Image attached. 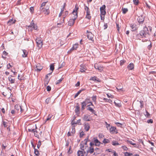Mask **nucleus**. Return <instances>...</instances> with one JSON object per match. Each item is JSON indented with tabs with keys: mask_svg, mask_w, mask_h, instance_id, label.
Returning a JSON list of instances; mask_svg holds the SVG:
<instances>
[{
	"mask_svg": "<svg viewBox=\"0 0 156 156\" xmlns=\"http://www.w3.org/2000/svg\"><path fill=\"white\" fill-rule=\"evenodd\" d=\"M7 123V122H5L4 121L3 122V124L5 127H6L7 126V125H6Z\"/></svg>",
	"mask_w": 156,
	"mask_h": 156,
	"instance_id": "obj_63",
	"label": "nucleus"
},
{
	"mask_svg": "<svg viewBox=\"0 0 156 156\" xmlns=\"http://www.w3.org/2000/svg\"><path fill=\"white\" fill-rule=\"evenodd\" d=\"M65 65V63L64 62H62L61 65H59V66L58 68V69H61V68H62V67H63V66H64Z\"/></svg>",
	"mask_w": 156,
	"mask_h": 156,
	"instance_id": "obj_40",
	"label": "nucleus"
},
{
	"mask_svg": "<svg viewBox=\"0 0 156 156\" xmlns=\"http://www.w3.org/2000/svg\"><path fill=\"white\" fill-rule=\"evenodd\" d=\"M90 80H93V81H97L98 82H101V80L98 78L96 76H94L93 77H91L90 79Z\"/></svg>",
	"mask_w": 156,
	"mask_h": 156,
	"instance_id": "obj_16",
	"label": "nucleus"
},
{
	"mask_svg": "<svg viewBox=\"0 0 156 156\" xmlns=\"http://www.w3.org/2000/svg\"><path fill=\"white\" fill-rule=\"evenodd\" d=\"M122 13L123 14H126L128 11V9L127 8H122Z\"/></svg>",
	"mask_w": 156,
	"mask_h": 156,
	"instance_id": "obj_32",
	"label": "nucleus"
},
{
	"mask_svg": "<svg viewBox=\"0 0 156 156\" xmlns=\"http://www.w3.org/2000/svg\"><path fill=\"white\" fill-rule=\"evenodd\" d=\"M115 124L117 125V126L119 127H120L121 128H122V124L118 122H115Z\"/></svg>",
	"mask_w": 156,
	"mask_h": 156,
	"instance_id": "obj_44",
	"label": "nucleus"
},
{
	"mask_svg": "<svg viewBox=\"0 0 156 156\" xmlns=\"http://www.w3.org/2000/svg\"><path fill=\"white\" fill-rule=\"evenodd\" d=\"M145 17L143 15L138 16L137 20L140 24H142L144 20Z\"/></svg>",
	"mask_w": 156,
	"mask_h": 156,
	"instance_id": "obj_3",
	"label": "nucleus"
},
{
	"mask_svg": "<svg viewBox=\"0 0 156 156\" xmlns=\"http://www.w3.org/2000/svg\"><path fill=\"white\" fill-rule=\"evenodd\" d=\"M93 35L92 34L91 32H89L87 34V37L88 38L89 40H91V41H93Z\"/></svg>",
	"mask_w": 156,
	"mask_h": 156,
	"instance_id": "obj_9",
	"label": "nucleus"
},
{
	"mask_svg": "<svg viewBox=\"0 0 156 156\" xmlns=\"http://www.w3.org/2000/svg\"><path fill=\"white\" fill-rule=\"evenodd\" d=\"M103 100L106 102H108L110 103H111L112 102V100L110 99H108L106 98H104Z\"/></svg>",
	"mask_w": 156,
	"mask_h": 156,
	"instance_id": "obj_35",
	"label": "nucleus"
},
{
	"mask_svg": "<svg viewBox=\"0 0 156 156\" xmlns=\"http://www.w3.org/2000/svg\"><path fill=\"white\" fill-rule=\"evenodd\" d=\"M83 153H84L85 156H87L88 154L90 153L89 150L88 148L87 149L86 151L83 150Z\"/></svg>",
	"mask_w": 156,
	"mask_h": 156,
	"instance_id": "obj_28",
	"label": "nucleus"
},
{
	"mask_svg": "<svg viewBox=\"0 0 156 156\" xmlns=\"http://www.w3.org/2000/svg\"><path fill=\"white\" fill-rule=\"evenodd\" d=\"M75 133V126H72V130L71 131V133L72 134H74Z\"/></svg>",
	"mask_w": 156,
	"mask_h": 156,
	"instance_id": "obj_45",
	"label": "nucleus"
},
{
	"mask_svg": "<svg viewBox=\"0 0 156 156\" xmlns=\"http://www.w3.org/2000/svg\"><path fill=\"white\" fill-rule=\"evenodd\" d=\"M90 146L94 147V146H95V144L94 143V141L93 142H90Z\"/></svg>",
	"mask_w": 156,
	"mask_h": 156,
	"instance_id": "obj_46",
	"label": "nucleus"
},
{
	"mask_svg": "<svg viewBox=\"0 0 156 156\" xmlns=\"http://www.w3.org/2000/svg\"><path fill=\"white\" fill-rule=\"evenodd\" d=\"M34 133V135L35 137H37L38 138L39 137V136L38 134V132L37 130H35Z\"/></svg>",
	"mask_w": 156,
	"mask_h": 156,
	"instance_id": "obj_37",
	"label": "nucleus"
},
{
	"mask_svg": "<svg viewBox=\"0 0 156 156\" xmlns=\"http://www.w3.org/2000/svg\"><path fill=\"white\" fill-rule=\"evenodd\" d=\"M74 119H73L71 122V124H72V126H74L75 124H76V122H74Z\"/></svg>",
	"mask_w": 156,
	"mask_h": 156,
	"instance_id": "obj_59",
	"label": "nucleus"
},
{
	"mask_svg": "<svg viewBox=\"0 0 156 156\" xmlns=\"http://www.w3.org/2000/svg\"><path fill=\"white\" fill-rule=\"evenodd\" d=\"M16 20H13L12 19L9 20L7 24L8 25H11L15 23Z\"/></svg>",
	"mask_w": 156,
	"mask_h": 156,
	"instance_id": "obj_21",
	"label": "nucleus"
},
{
	"mask_svg": "<svg viewBox=\"0 0 156 156\" xmlns=\"http://www.w3.org/2000/svg\"><path fill=\"white\" fill-rule=\"evenodd\" d=\"M88 149L89 150L90 153V154H92L94 151V147L90 146L88 147Z\"/></svg>",
	"mask_w": 156,
	"mask_h": 156,
	"instance_id": "obj_22",
	"label": "nucleus"
},
{
	"mask_svg": "<svg viewBox=\"0 0 156 156\" xmlns=\"http://www.w3.org/2000/svg\"><path fill=\"white\" fill-rule=\"evenodd\" d=\"M94 68L96 69H98L100 71H101L103 70V68L99 66L97 64H96L94 65Z\"/></svg>",
	"mask_w": 156,
	"mask_h": 156,
	"instance_id": "obj_17",
	"label": "nucleus"
},
{
	"mask_svg": "<svg viewBox=\"0 0 156 156\" xmlns=\"http://www.w3.org/2000/svg\"><path fill=\"white\" fill-rule=\"evenodd\" d=\"M36 42L37 46L39 48H41L43 45L42 41L39 38L36 39Z\"/></svg>",
	"mask_w": 156,
	"mask_h": 156,
	"instance_id": "obj_4",
	"label": "nucleus"
},
{
	"mask_svg": "<svg viewBox=\"0 0 156 156\" xmlns=\"http://www.w3.org/2000/svg\"><path fill=\"white\" fill-rule=\"evenodd\" d=\"M82 146H83V149H84V151H86V150L87 149V148H88V147L87 146H84V145H83V144H82V143H81L80 144V147H82Z\"/></svg>",
	"mask_w": 156,
	"mask_h": 156,
	"instance_id": "obj_42",
	"label": "nucleus"
},
{
	"mask_svg": "<svg viewBox=\"0 0 156 156\" xmlns=\"http://www.w3.org/2000/svg\"><path fill=\"white\" fill-rule=\"evenodd\" d=\"M80 71L82 73L84 72L87 70V68L85 66L83 65H81L80 66Z\"/></svg>",
	"mask_w": 156,
	"mask_h": 156,
	"instance_id": "obj_10",
	"label": "nucleus"
},
{
	"mask_svg": "<svg viewBox=\"0 0 156 156\" xmlns=\"http://www.w3.org/2000/svg\"><path fill=\"white\" fill-rule=\"evenodd\" d=\"M75 20L73 18L72 19H70L68 22V25L69 26H73Z\"/></svg>",
	"mask_w": 156,
	"mask_h": 156,
	"instance_id": "obj_14",
	"label": "nucleus"
},
{
	"mask_svg": "<svg viewBox=\"0 0 156 156\" xmlns=\"http://www.w3.org/2000/svg\"><path fill=\"white\" fill-rule=\"evenodd\" d=\"M23 54L22 55V56L23 57H26L27 56V55L28 52H27L26 50H23Z\"/></svg>",
	"mask_w": 156,
	"mask_h": 156,
	"instance_id": "obj_23",
	"label": "nucleus"
},
{
	"mask_svg": "<svg viewBox=\"0 0 156 156\" xmlns=\"http://www.w3.org/2000/svg\"><path fill=\"white\" fill-rule=\"evenodd\" d=\"M94 143L95 146H99L101 143L97 139L94 138ZM102 144V143H101Z\"/></svg>",
	"mask_w": 156,
	"mask_h": 156,
	"instance_id": "obj_11",
	"label": "nucleus"
},
{
	"mask_svg": "<svg viewBox=\"0 0 156 156\" xmlns=\"http://www.w3.org/2000/svg\"><path fill=\"white\" fill-rule=\"evenodd\" d=\"M46 90L47 91H49L51 90V87L49 86H48L46 87Z\"/></svg>",
	"mask_w": 156,
	"mask_h": 156,
	"instance_id": "obj_54",
	"label": "nucleus"
},
{
	"mask_svg": "<svg viewBox=\"0 0 156 156\" xmlns=\"http://www.w3.org/2000/svg\"><path fill=\"white\" fill-rule=\"evenodd\" d=\"M105 5H103L100 8L101 13L102 15H105L106 13V12L105 11Z\"/></svg>",
	"mask_w": 156,
	"mask_h": 156,
	"instance_id": "obj_5",
	"label": "nucleus"
},
{
	"mask_svg": "<svg viewBox=\"0 0 156 156\" xmlns=\"http://www.w3.org/2000/svg\"><path fill=\"white\" fill-rule=\"evenodd\" d=\"M77 105H78L76 106L75 111L76 115H79L80 113V107L79 106L78 103H77Z\"/></svg>",
	"mask_w": 156,
	"mask_h": 156,
	"instance_id": "obj_12",
	"label": "nucleus"
},
{
	"mask_svg": "<svg viewBox=\"0 0 156 156\" xmlns=\"http://www.w3.org/2000/svg\"><path fill=\"white\" fill-rule=\"evenodd\" d=\"M30 28H31V29H30V30L31 31H32L33 29L34 30H37V25H34V26H33L32 27H30Z\"/></svg>",
	"mask_w": 156,
	"mask_h": 156,
	"instance_id": "obj_27",
	"label": "nucleus"
},
{
	"mask_svg": "<svg viewBox=\"0 0 156 156\" xmlns=\"http://www.w3.org/2000/svg\"><path fill=\"white\" fill-rule=\"evenodd\" d=\"M126 62L124 60H122L120 61V65L122 66Z\"/></svg>",
	"mask_w": 156,
	"mask_h": 156,
	"instance_id": "obj_60",
	"label": "nucleus"
},
{
	"mask_svg": "<svg viewBox=\"0 0 156 156\" xmlns=\"http://www.w3.org/2000/svg\"><path fill=\"white\" fill-rule=\"evenodd\" d=\"M144 115L145 116L148 118H150L151 116V115L149 114V112L147 111L146 110V113L145 114H144Z\"/></svg>",
	"mask_w": 156,
	"mask_h": 156,
	"instance_id": "obj_29",
	"label": "nucleus"
},
{
	"mask_svg": "<svg viewBox=\"0 0 156 156\" xmlns=\"http://www.w3.org/2000/svg\"><path fill=\"white\" fill-rule=\"evenodd\" d=\"M47 2H44L41 4V5L40 7V9H43V8H44L43 7L45 6V4Z\"/></svg>",
	"mask_w": 156,
	"mask_h": 156,
	"instance_id": "obj_39",
	"label": "nucleus"
},
{
	"mask_svg": "<svg viewBox=\"0 0 156 156\" xmlns=\"http://www.w3.org/2000/svg\"><path fill=\"white\" fill-rule=\"evenodd\" d=\"M36 25V24H34V22L33 20L30 23V25L28 26V27L30 28V27H32L33 26H34V25Z\"/></svg>",
	"mask_w": 156,
	"mask_h": 156,
	"instance_id": "obj_50",
	"label": "nucleus"
},
{
	"mask_svg": "<svg viewBox=\"0 0 156 156\" xmlns=\"http://www.w3.org/2000/svg\"><path fill=\"white\" fill-rule=\"evenodd\" d=\"M84 126V129L87 131H88L90 128L89 124L88 123H86L85 124Z\"/></svg>",
	"mask_w": 156,
	"mask_h": 156,
	"instance_id": "obj_20",
	"label": "nucleus"
},
{
	"mask_svg": "<svg viewBox=\"0 0 156 156\" xmlns=\"http://www.w3.org/2000/svg\"><path fill=\"white\" fill-rule=\"evenodd\" d=\"M134 65L133 63H130L127 66V68L129 70H132L133 69Z\"/></svg>",
	"mask_w": 156,
	"mask_h": 156,
	"instance_id": "obj_15",
	"label": "nucleus"
},
{
	"mask_svg": "<svg viewBox=\"0 0 156 156\" xmlns=\"http://www.w3.org/2000/svg\"><path fill=\"white\" fill-rule=\"evenodd\" d=\"M114 103L116 106L119 107L121 106L120 104L117 103L115 101H114Z\"/></svg>",
	"mask_w": 156,
	"mask_h": 156,
	"instance_id": "obj_61",
	"label": "nucleus"
},
{
	"mask_svg": "<svg viewBox=\"0 0 156 156\" xmlns=\"http://www.w3.org/2000/svg\"><path fill=\"white\" fill-rule=\"evenodd\" d=\"M51 101V98H47L45 100V102L48 104Z\"/></svg>",
	"mask_w": 156,
	"mask_h": 156,
	"instance_id": "obj_47",
	"label": "nucleus"
},
{
	"mask_svg": "<svg viewBox=\"0 0 156 156\" xmlns=\"http://www.w3.org/2000/svg\"><path fill=\"white\" fill-rule=\"evenodd\" d=\"M21 108V106L18 105H16L15 106V108L17 111H18Z\"/></svg>",
	"mask_w": 156,
	"mask_h": 156,
	"instance_id": "obj_31",
	"label": "nucleus"
},
{
	"mask_svg": "<svg viewBox=\"0 0 156 156\" xmlns=\"http://www.w3.org/2000/svg\"><path fill=\"white\" fill-rule=\"evenodd\" d=\"M152 30L151 28L149 27L148 28L145 27H144L143 29L140 31V34H138L136 37L137 39L140 38H147L150 34V33Z\"/></svg>",
	"mask_w": 156,
	"mask_h": 156,
	"instance_id": "obj_1",
	"label": "nucleus"
},
{
	"mask_svg": "<svg viewBox=\"0 0 156 156\" xmlns=\"http://www.w3.org/2000/svg\"><path fill=\"white\" fill-rule=\"evenodd\" d=\"M54 69V66L53 64H51L50 65V69L52 71H53Z\"/></svg>",
	"mask_w": 156,
	"mask_h": 156,
	"instance_id": "obj_41",
	"label": "nucleus"
},
{
	"mask_svg": "<svg viewBox=\"0 0 156 156\" xmlns=\"http://www.w3.org/2000/svg\"><path fill=\"white\" fill-rule=\"evenodd\" d=\"M84 103H85L86 105H87L88 103H90V100L89 99H86L85 101L83 102Z\"/></svg>",
	"mask_w": 156,
	"mask_h": 156,
	"instance_id": "obj_43",
	"label": "nucleus"
},
{
	"mask_svg": "<svg viewBox=\"0 0 156 156\" xmlns=\"http://www.w3.org/2000/svg\"><path fill=\"white\" fill-rule=\"evenodd\" d=\"M41 145V143L40 140L38 142V144H37V147L38 148H39Z\"/></svg>",
	"mask_w": 156,
	"mask_h": 156,
	"instance_id": "obj_52",
	"label": "nucleus"
},
{
	"mask_svg": "<svg viewBox=\"0 0 156 156\" xmlns=\"http://www.w3.org/2000/svg\"><path fill=\"white\" fill-rule=\"evenodd\" d=\"M83 147L82 146V147H80V149L81 151L79 150L77 151L78 156H84L85 155L83 153Z\"/></svg>",
	"mask_w": 156,
	"mask_h": 156,
	"instance_id": "obj_6",
	"label": "nucleus"
},
{
	"mask_svg": "<svg viewBox=\"0 0 156 156\" xmlns=\"http://www.w3.org/2000/svg\"><path fill=\"white\" fill-rule=\"evenodd\" d=\"M74 50H75V49L74 48V47H73V46L72 48H71V49L70 50L68 51V53H70L72 51Z\"/></svg>",
	"mask_w": 156,
	"mask_h": 156,
	"instance_id": "obj_56",
	"label": "nucleus"
},
{
	"mask_svg": "<svg viewBox=\"0 0 156 156\" xmlns=\"http://www.w3.org/2000/svg\"><path fill=\"white\" fill-rule=\"evenodd\" d=\"M81 105H82V107H81V110L83 111L85 109V107L87 105L83 102H82L81 103Z\"/></svg>",
	"mask_w": 156,
	"mask_h": 156,
	"instance_id": "obj_33",
	"label": "nucleus"
},
{
	"mask_svg": "<svg viewBox=\"0 0 156 156\" xmlns=\"http://www.w3.org/2000/svg\"><path fill=\"white\" fill-rule=\"evenodd\" d=\"M76 123V124H77L79 125H81V120L80 119L78 120Z\"/></svg>",
	"mask_w": 156,
	"mask_h": 156,
	"instance_id": "obj_53",
	"label": "nucleus"
},
{
	"mask_svg": "<svg viewBox=\"0 0 156 156\" xmlns=\"http://www.w3.org/2000/svg\"><path fill=\"white\" fill-rule=\"evenodd\" d=\"M112 144L114 146L119 145V144L117 141H112Z\"/></svg>",
	"mask_w": 156,
	"mask_h": 156,
	"instance_id": "obj_38",
	"label": "nucleus"
},
{
	"mask_svg": "<svg viewBox=\"0 0 156 156\" xmlns=\"http://www.w3.org/2000/svg\"><path fill=\"white\" fill-rule=\"evenodd\" d=\"M84 90V89H82L79 90L78 92L74 96V98H75L76 97H77L78 95L81 93L82 91H83Z\"/></svg>",
	"mask_w": 156,
	"mask_h": 156,
	"instance_id": "obj_24",
	"label": "nucleus"
},
{
	"mask_svg": "<svg viewBox=\"0 0 156 156\" xmlns=\"http://www.w3.org/2000/svg\"><path fill=\"white\" fill-rule=\"evenodd\" d=\"M134 4L135 5H137L139 3L138 0H133Z\"/></svg>",
	"mask_w": 156,
	"mask_h": 156,
	"instance_id": "obj_49",
	"label": "nucleus"
},
{
	"mask_svg": "<svg viewBox=\"0 0 156 156\" xmlns=\"http://www.w3.org/2000/svg\"><path fill=\"white\" fill-rule=\"evenodd\" d=\"M127 142L128 143H129L132 145H136V144L135 143H133L132 141H130V140H128L127 141Z\"/></svg>",
	"mask_w": 156,
	"mask_h": 156,
	"instance_id": "obj_55",
	"label": "nucleus"
},
{
	"mask_svg": "<svg viewBox=\"0 0 156 156\" xmlns=\"http://www.w3.org/2000/svg\"><path fill=\"white\" fill-rule=\"evenodd\" d=\"M73 47H74V48H75L76 50L78 48V44H75L73 45Z\"/></svg>",
	"mask_w": 156,
	"mask_h": 156,
	"instance_id": "obj_58",
	"label": "nucleus"
},
{
	"mask_svg": "<svg viewBox=\"0 0 156 156\" xmlns=\"http://www.w3.org/2000/svg\"><path fill=\"white\" fill-rule=\"evenodd\" d=\"M116 128L113 126L111 127L109 129V130L111 133H113V132L115 131Z\"/></svg>",
	"mask_w": 156,
	"mask_h": 156,
	"instance_id": "obj_25",
	"label": "nucleus"
},
{
	"mask_svg": "<svg viewBox=\"0 0 156 156\" xmlns=\"http://www.w3.org/2000/svg\"><path fill=\"white\" fill-rule=\"evenodd\" d=\"M109 142L110 141L106 139H104L103 141V143L105 144L109 143Z\"/></svg>",
	"mask_w": 156,
	"mask_h": 156,
	"instance_id": "obj_36",
	"label": "nucleus"
},
{
	"mask_svg": "<svg viewBox=\"0 0 156 156\" xmlns=\"http://www.w3.org/2000/svg\"><path fill=\"white\" fill-rule=\"evenodd\" d=\"M12 76L10 75L9 77V80L11 83H13L15 81V79H13L12 78Z\"/></svg>",
	"mask_w": 156,
	"mask_h": 156,
	"instance_id": "obj_18",
	"label": "nucleus"
},
{
	"mask_svg": "<svg viewBox=\"0 0 156 156\" xmlns=\"http://www.w3.org/2000/svg\"><path fill=\"white\" fill-rule=\"evenodd\" d=\"M96 96H93L92 97V100L94 101V102H95L96 100Z\"/></svg>",
	"mask_w": 156,
	"mask_h": 156,
	"instance_id": "obj_48",
	"label": "nucleus"
},
{
	"mask_svg": "<svg viewBox=\"0 0 156 156\" xmlns=\"http://www.w3.org/2000/svg\"><path fill=\"white\" fill-rule=\"evenodd\" d=\"M63 79V78H62L61 79H59V80H58L57 81V82L56 84V85H57L58 84H59L60 83L61 81H62V80Z\"/></svg>",
	"mask_w": 156,
	"mask_h": 156,
	"instance_id": "obj_51",
	"label": "nucleus"
},
{
	"mask_svg": "<svg viewBox=\"0 0 156 156\" xmlns=\"http://www.w3.org/2000/svg\"><path fill=\"white\" fill-rule=\"evenodd\" d=\"M153 122V121L152 119H150L149 120H148L147 121V122L148 123H152Z\"/></svg>",
	"mask_w": 156,
	"mask_h": 156,
	"instance_id": "obj_62",
	"label": "nucleus"
},
{
	"mask_svg": "<svg viewBox=\"0 0 156 156\" xmlns=\"http://www.w3.org/2000/svg\"><path fill=\"white\" fill-rule=\"evenodd\" d=\"M140 107L141 108H142L144 106V103L143 101H140Z\"/></svg>",
	"mask_w": 156,
	"mask_h": 156,
	"instance_id": "obj_57",
	"label": "nucleus"
},
{
	"mask_svg": "<svg viewBox=\"0 0 156 156\" xmlns=\"http://www.w3.org/2000/svg\"><path fill=\"white\" fill-rule=\"evenodd\" d=\"M78 9H79V7H78V6L77 5H76L75 6V8L73 10V13H75L76 14V16H75V18H77L78 17L77 11L78 10Z\"/></svg>",
	"mask_w": 156,
	"mask_h": 156,
	"instance_id": "obj_8",
	"label": "nucleus"
},
{
	"mask_svg": "<svg viewBox=\"0 0 156 156\" xmlns=\"http://www.w3.org/2000/svg\"><path fill=\"white\" fill-rule=\"evenodd\" d=\"M41 12H44L45 14L48 15L50 13L49 8L47 7L46 8H43V9H40Z\"/></svg>",
	"mask_w": 156,
	"mask_h": 156,
	"instance_id": "obj_7",
	"label": "nucleus"
},
{
	"mask_svg": "<svg viewBox=\"0 0 156 156\" xmlns=\"http://www.w3.org/2000/svg\"><path fill=\"white\" fill-rule=\"evenodd\" d=\"M89 116L87 115H84L83 118V119L86 121H90V120L88 119Z\"/></svg>",
	"mask_w": 156,
	"mask_h": 156,
	"instance_id": "obj_26",
	"label": "nucleus"
},
{
	"mask_svg": "<svg viewBox=\"0 0 156 156\" xmlns=\"http://www.w3.org/2000/svg\"><path fill=\"white\" fill-rule=\"evenodd\" d=\"M34 150V153L35 155L37 156H39L40 153L39 151L37 149H35V150Z\"/></svg>",
	"mask_w": 156,
	"mask_h": 156,
	"instance_id": "obj_30",
	"label": "nucleus"
},
{
	"mask_svg": "<svg viewBox=\"0 0 156 156\" xmlns=\"http://www.w3.org/2000/svg\"><path fill=\"white\" fill-rule=\"evenodd\" d=\"M42 69V66H36V70L37 72H40Z\"/></svg>",
	"mask_w": 156,
	"mask_h": 156,
	"instance_id": "obj_34",
	"label": "nucleus"
},
{
	"mask_svg": "<svg viewBox=\"0 0 156 156\" xmlns=\"http://www.w3.org/2000/svg\"><path fill=\"white\" fill-rule=\"evenodd\" d=\"M87 110L89 111L92 113L94 114L95 115H96L95 113L96 112L93 109L90 107H89L87 108Z\"/></svg>",
	"mask_w": 156,
	"mask_h": 156,
	"instance_id": "obj_19",
	"label": "nucleus"
},
{
	"mask_svg": "<svg viewBox=\"0 0 156 156\" xmlns=\"http://www.w3.org/2000/svg\"><path fill=\"white\" fill-rule=\"evenodd\" d=\"M84 135V133L83 132H81L80 133V137H82Z\"/></svg>",
	"mask_w": 156,
	"mask_h": 156,
	"instance_id": "obj_64",
	"label": "nucleus"
},
{
	"mask_svg": "<svg viewBox=\"0 0 156 156\" xmlns=\"http://www.w3.org/2000/svg\"><path fill=\"white\" fill-rule=\"evenodd\" d=\"M84 9L86 12V17L89 20H90L91 16L90 15V12L89 8L86 5L84 6Z\"/></svg>",
	"mask_w": 156,
	"mask_h": 156,
	"instance_id": "obj_2",
	"label": "nucleus"
},
{
	"mask_svg": "<svg viewBox=\"0 0 156 156\" xmlns=\"http://www.w3.org/2000/svg\"><path fill=\"white\" fill-rule=\"evenodd\" d=\"M130 27L132 28V31H136L137 30L138 28L136 25L135 24H131Z\"/></svg>",
	"mask_w": 156,
	"mask_h": 156,
	"instance_id": "obj_13",
	"label": "nucleus"
}]
</instances>
